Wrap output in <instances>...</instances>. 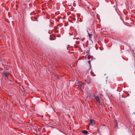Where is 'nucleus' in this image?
Segmentation results:
<instances>
[{
  "label": "nucleus",
  "mask_w": 135,
  "mask_h": 135,
  "mask_svg": "<svg viewBox=\"0 0 135 135\" xmlns=\"http://www.w3.org/2000/svg\"><path fill=\"white\" fill-rule=\"evenodd\" d=\"M94 97L96 100V102L98 103L99 105H100V99L98 95H95Z\"/></svg>",
  "instance_id": "1"
},
{
  "label": "nucleus",
  "mask_w": 135,
  "mask_h": 135,
  "mask_svg": "<svg viewBox=\"0 0 135 135\" xmlns=\"http://www.w3.org/2000/svg\"><path fill=\"white\" fill-rule=\"evenodd\" d=\"M90 125L91 126L94 125L95 123V121L93 119H91L90 120Z\"/></svg>",
  "instance_id": "2"
},
{
  "label": "nucleus",
  "mask_w": 135,
  "mask_h": 135,
  "mask_svg": "<svg viewBox=\"0 0 135 135\" xmlns=\"http://www.w3.org/2000/svg\"><path fill=\"white\" fill-rule=\"evenodd\" d=\"M82 133L85 134H88V132L86 130H84L82 131Z\"/></svg>",
  "instance_id": "3"
},
{
  "label": "nucleus",
  "mask_w": 135,
  "mask_h": 135,
  "mask_svg": "<svg viewBox=\"0 0 135 135\" xmlns=\"http://www.w3.org/2000/svg\"><path fill=\"white\" fill-rule=\"evenodd\" d=\"M78 86H81L83 84V83H82L81 82L79 81L78 82Z\"/></svg>",
  "instance_id": "4"
},
{
  "label": "nucleus",
  "mask_w": 135,
  "mask_h": 135,
  "mask_svg": "<svg viewBox=\"0 0 135 135\" xmlns=\"http://www.w3.org/2000/svg\"><path fill=\"white\" fill-rule=\"evenodd\" d=\"M89 30V29H88L87 30V31L88 32V36L89 37V38H90L91 37V36L92 35V34H90V33H89V32H88V30Z\"/></svg>",
  "instance_id": "5"
},
{
  "label": "nucleus",
  "mask_w": 135,
  "mask_h": 135,
  "mask_svg": "<svg viewBox=\"0 0 135 135\" xmlns=\"http://www.w3.org/2000/svg\"><path fill=\"white\" fill-rule=\"evenodd\" d=\"M95 95L93 94L92 93H90V96L89 97H94Z\"/></svg>",
  "instance_id": "6"
},
{
  "label": "nucleus",
  "mask_w": 135,
  "mask_h": 135,
  "mask_svg": "<svg viewBox=\"0 0 135 135\" xmlns=\"http://www.w3.org/2000/svg\"><path fill=\"white\" fill-rule=\"evenodd\" d=\"M4 74L5 77H6L7 78H8V73H4Z\"/></svg>",
  "instance_id": "7"
},
{
  "label": "nucleus",
  "mask_w": 135,
  "mask_h": 135,
  "mask_svg": "<svg viewBox=\"0 0 135 135\" xmlns=\"http://www.w3.org/2000/svg\"><path fill=\"white\" fill-rule=\"evenodd\" d=\"M114 122L116 123V126L117 127L118 126V122L117 120H115Z\"/></svg>",
  "instance_id": "8"
},
{
  "label": "nucleus",
  "mask_w": 135,
  "mask_h": 135,
  "mask_svg": "<svg viewBox=\"0 0 135 135\" xmlns=\"http://www.w3.org/2000/svg\"><path fill=\"white\" fill-rule=\"evenodd\" d=\"M90 82V81L89 80H88V81L86 82V83L88 84H89Z\"/></svg>",
  "instance_id": "9"
},
{
  "label": "nucleus",
  "mask_w": 135,
  "mask_h": 135,
  "mask_svg": "<svg viewBox=\"0 0 135 135\" xmlns=\"http://www.w3.org/2000/svg\"><path fill=\"white\" fill-rule=\"evenodd\" d=\"M88 63H89L90 66L91 67V63H90V61H88Z\"/></svg>",
  "instance_id": "10"
},
{
  "label": "nucleus",
  "mask_w": 135,
  "mask_h": 135,
  "mask_svg": "<svg viewBox=\"0 0 135 135\" xmlns=\"http://www.w3.org/2000/svg\"><path fill=\"white\" fill-rule=\"evenodd\" d=\"M91 74L93 76H95L96 75H95V74H93V72L92 71H91Z\"/></svg>",
  "instance_id": "11"
},
{
  "label": "nucleus",
  "mask_w": 135,
  "mask_h": 135,
  "mask_svg": "<svg viewBox=\"0 0 135 135\" xmlns=\"http://www.w3.org/2000/svg\"><path fill=\"white\" fill-rule=\"evenodd\" d=\"M56 77L58 79L59 78L58 77V76L57 75L56 76Z\"/></svg>",
  "instance_id": "12"
}]
</instances>
